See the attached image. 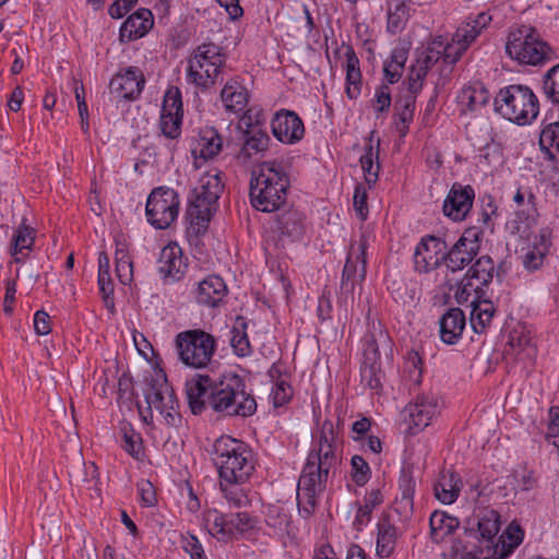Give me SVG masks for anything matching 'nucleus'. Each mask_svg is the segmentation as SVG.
Wrapping results in <instances>:
<instances>
[{"label":"nucleus","instance_id":"17","mask_svg":"<svg viewBox=\"0 0 559 559\" xmlns=\"http://www.w3.org/2000/svg\"><path fill=\"white\" fill-rule=\"evenodd\" d=\"M447 245L435 236H427L416 246L414 252V267L419 273H428L443 262Z\"/></svg>","mask_w":559,"mask_h":559},{"label":"nucleus","instance_id":"48","mask_svg":"<svg viewBox=\"0 0 559 559\" xmlns=\"http://www.w3.org/2000/svg\"><path fill=\"white\" fill-rule=\"evenodd\" d=\"M539 145L547 154L548 159L559 160V121L548 123L543 128Z\"/></svg>","mask_w":559,"mask_h":559},{"label":"nucleus","instance_id":"22","mask_svg":"<svg viewBox=\"0 0 559 559\" xmlns=\"http://www.w3.org/2000/svg\"><path fill=\"white\" fill-rule=\"evenodd\" d=\"M495 262L489 255H483L468 269L462 281V294L468 289L477 292L480 286L488 285L493 277Z\"/></svg>","mask_w":559,"mask_h":559},{"label":"nucleus","instance_id":"39","mask_svg":"<svg viewBox=\"0 0 559 559\" xmlns=\"http://www.w3.org/2000/svg\"><path fill=\"white\" fill-rule=\"evenodd\" d=\"M396 544V528L388 520L382 519L378 523V536L376 551L380 558H389L394 551Z\"/></svg>","mask_w":559,"mask_h":559},{"label":"nucleus","instance_id":"52","mask_svg":"<svg viewBox=\"0 0 559 559\" xmlns=\"http://www.w3.org/2000/svg\"><path fill=\"white\" fill-rule=\"evenodd\" d=\"M537 216V209L535 206V197L530 193L527 202L524 205L523 210H519L515 213V229L520 231L521 229H528L532 225L535 224Z\"/></svg>","mask_w":559,"mask_h":559},{"label":"nucleus","instance_id":"26","mask_svg":"<svg viewBox=\"0 0 559 559\" xmlns=\"http://www.w3.org/2000/svg\"><path fill=\"white\" fill-rule=\"evenodd\" d=\"M154 19L148 9H139L131 14L120 28L121 39L135 40L148 33L153 27Z\"/></svg>","mask_w":559,"mask_h":559},{"label":"nucleus","instance_id":"32","mask_svg":"<svg viewBox=\"0 0 559 559\" xmlns=\"http://www.w3.org/2000/svg\"><path fill=\"white\" fill-rule=\"evenodd\" d=\"M346 58V95L350 99H356L361 93V72L359 68V59L349 45H343Z\"/></svg>","mask_w":559,"mask_h":559},{"label":"nucleus","instance_id":"49","mask_svg":"<svg viewBox=\"0 0 559 559\" xmlns=\"http://www.w3.org/2000/svg\"><path fill=\"white\" fill-rule=\"evenodd\" d=\"M416 99L413 95H405L395 103L399 121L396 129L401 136H405L408 132V126L413 121Z\"/></svg>","mask_w":559,"mask_h":559},{"label":"nucleus","instance_id":"28","mask_svg":"<svg viewBox=\"0 0 559 559\" xmlns=\"http://www.w3.org/2000/svg\"><path fill=\"white\" fill-rule=\"evenodd\" d=\"M490 21L491 16L486 12H481L474 17L468 16L453 34V41L467 49Z\"/></svg>","mask_w":559,"mask_h":559},{"label":"nucleus","instance_id":"10","mask_svg":"<svg viewBox=\"0 0 559 559\" xmlns=\"http://www.w3.org/2000/svg\"><path fill=\"white\" fill-rule=\"evenodd\" d=\"M380 347L391 349L390 337L382 329L364 337V353L360 367L361 382L377 394L382 391V380L384 378L380 361Z\"/></svg>","mask_w":559,"mask_h":559},{"label":"nucleus","instance_id":"54","mask_svg":"<svg viewBox=\"0 0 559 559\" xmlns=\"http://www.w3.org/2000/svg\"><path fill=\"white\" fill-rule=\"evenodd\" d=\"M543 91L551 103L559 104V63L545 73Z\"/></svg>","mask_w":559,"mask_h":559},{"label":"nucleus","instance_id":"30","mask_svg":"<svg viewBox=\"0 0 559 559\" xmlns=\"http://www.w3.org/2000/svg\"><path fill=\"white\" fill-rule=\"evenodd\" d=\"M550 237L551 231L548 228H542L539 230L535 242L523 257V265L526 270L535 271L544 264L551 245Z\"/></svg>","mask_w":559,"mask_h":559},{"label":"nucleus","instance_id":"34","mask_svg":"<svg viewBox=\"0 0 559 559\" xmlns=\"http://www.w3.org/2000/svg\"><path fill=\"white\" fill-rule=\"evenodd\" d=\"M215 205L202 199L192 198L189 201L187 217L195 233L205 231Z\"/></svg>","mask_w":559,"mask_h":559},{"label":"nucleus","instance_id":"14","mask_svg":"<svg viewBox=\"0 0 559 559\" xmlns=\"http://www.w3.org/2000/svg\"><path fill=\"white\" fill-rule=\"evenodd\" d=\"M478 233L466 230L457 241L443 254V262L448 270L456 272L467 266L479 251Z\"/></svg>","mask_w":559,"mask_h":559},{"label":"nucleus","instance_id":"13","mask_svg":"<svg viewBox=\"0 0 559 559\" xmlns=\"http://www.w3.org/2000/svg\"><path fill=\"white\" fill-rule=\"evenodd\" d=\"M369 238L370 235L362 231L359 235L358 240L352 241L349 246L341 282V287L346 293H352L355 284L362 282L366 277V254L369 246Z\"/></svg>","mask_w":559,"mask_h":559},{"label":"nucleus","instance_id":"64","mask_svg":"<svg viewBox=\"0 0 559 559\" xmlns=\"http://www.w3.org/2000/svg\"><path fill=\"white\" fill-rule=\"evenodd\" d=\"M182 548L189 554L190 559H207L202 544L194 535L183 538Z\"/></svg>","mask_w":559,"mask_h":559},{"label":"nucleus","instance_id":"21","mask_svg":"<svg viewBox=\"0 0 559 559\" xmlns=\"http://www.w3.org/2000/svg\"><path fill=\"white\" fill-rule=\"evenodd\" d=\"M228 293L225 281L218 275H209L200 281L194 290L195 301L204 307L216 308Z\"/></svg>","mask_w":559,"mask_h":559},{"label":"nucleus","instance_id":"9","mask_svg":"<svg viewBox=\"0 0 559 559\" xmlns=\"http://www.w3.org/2000/svg\"><path fill=\"white\" fill-rule=\"evenodd\" d=\"M330 471L307 459L297 486L299 514L309 519L317 509L318 498L324 492Z\"/></svg>","mask_w":559,"mask_h":559},{"label":"nucleus","instance_id":"42","mask_svg":"<svg viewBox=\"0 0 559 559\" xmlns=\"http://www.w3.org/2000/svg\"><path fill=\"white\" fill-rule=\"evenodd\" d=\"M392 298L403 306H411L417 298V284L404 277L393 278L388 285Z\"/></svg>","mask_w":559,"mask_h":559},{"label":"nucleus","instance_id":"50","mask_svg":"<svg viewBox=\"0 0 559 559\" xmlns=\"http://www.w3.org/2000/svg\"><path fill=\"white\" fill-rule=\"evenodd\" d=\"M223 185L218 176H206L201 179L199 188L194 189V198L202 199L216 205Z\"/></svg>","mask_w":559,"mask_h":559},{"label":"nucleus","instance_id":"57","mask_svg":"<svg viewBox=\"0 0 559 559\" xmlns=\"http://www.w3.org/2000/svg\"><path fill=\"white\" fill-rule=\"evenodd\" d=\"M265 121L263 110L260 108H249L242 111V115L239 119L238 128L242 132H247L251 129H262V126Z\"/></svg>","mask_w":559,"mask_h":559},{"label":"nucleus","instance_id":"37","mask_svg":"<svg viewBox=\"0 0 559 559\" xmlns=\"http://www.w3.org/2000/svg\"><path fill=\"white\" fill-rule=\"evenodd\" d=\"M412 5L406 0L388 1V31L396 34L404 29L411 17Z\"/></svg>","mask_w":559,"mask_h":559},{"label":"nucleus","instance_id":"58","mask_svg":"<svg viewBox=\"0 0 559 559\" xmlns=\"http://www.w3.org/2000/svg\"><path fill=\"white\" fill-rule=\"evenodd\" d=\"M182 117L173 114H160V130L168 139H177L181 133Z\"/></svg>","mask_w":559,"mask_h":559},{"label":"nucleus","instance_id":"19","mask_svg":"<svg viewBox=\"0 0 559 559\" xmlns=\"http://www.w3.org/2000/svg\"><path fill=\"white\" fill-rule=\"evenodd\" d=\"M144 85L145 78L142 70L138 67H129L111 79L109 90L119 98L134 100L141 95Z\"/></svg>","mask_w":559,"mask_h":559},{"label":"nucleus","instance_id":"23","mask_svg":"<svg viewBox=\"0 0 559 559\" xmlns=\"http://www.w3.org/2000/svg\"><path fill=\"white\" fill-rule=\"evenodd\" d=\"M441 341L454 345L462 337L466 318L460 308H450L439 320Z\"/></svg>","mask_w":559,"mask_h":559},{"label":"nucleus","instance_id":"41","mask_svg":"<svg viewBox=\"0 0 559 559\" xmlns=\"http://www.w3.org/2000/svg\"><path fill=\"white\" fill-rule=\"evenodd\" d=\"M338 450L340 444H313L307 459L331 472L341 463Z\"/></svg>","mask_w":559,"mask_h":559},{"label":"nucleus","instance_id":"6","mask_svg":"<svg viewBox=\"0 0 559 559\" xmlns=\"http://www.w3.org/2000/svg\"><path fill=\"white\" fill-rule=\"evenodd\" d=\"M506 52L511 59L528 66H540L550 60L552 55L549 45L528 25H521L509 32Z\"/></svg>","mask_w":559,"mask_h":559},{"label":"nucleus","instance_id":"45","mask_svg":"<svg viewBox=\"0 0 559 559\" xmlns=\"http://www.w3.org/2000/svg\"><path fill=\"white\" fill-rule=\"evenodd\" d=\"M524 533L519 525L513 523L499 536L498 554L495 559H506L523 540Z\"/></svg>","mask_w":559,"mask_h":559},{"label":"nucleus","instance_id":"20","mask_svg":"<svg viewBox=\"0 0 559 559\" xmlns=\"http://www.w3.org/2000/svg\"><path fill=\"white\" fill-rule=\"evenodd\" d=\"M280 240H299L306 231V215L298 209L290 206L275 216V228Z\"/></svg>","mask_w":559,"mask_h":559},{"label":"nucleus","instance_id":"53","mask_svg":"<svg viewBox=\"0 0 559 559\" xmlns=\"http://www.w3.org/2000/svg\"><path fill=\"white\" fill-rule=\"evenodd\" d=\"M416 481L408 468H402L399 478V488L401 491V502L404 503L405 508L413 507V499L415 493Z\"/></svg>","mask_w":559,"mask_h":559},{"label":"nucleus","instance_id":"2","mask_svg":"<svg viewBox=\"0 0 559 559\" xmlns=\"http://www.w3.org/2000/svg\"><path fill=\"white\" fill-rule=\"evenodd\" d=\"M212 460L218 472L219 489L229 508H247L249 478L254 472L253 454L241 440L221 436L213 444Z\"/></svg>","mask_w":559,"mask_h":559},{"label":"nucleus","instance_id":"47","mask_svg":"<svg viewBox=\"0 0 559 559\" xmlns=\"http://www.w3.org/2000/svg\"><path fill=\"white\" fill-rule=\"evenodd\" d=\"M230 345L238 357H247L252 354V347L247 334V322L242 317H237L231 329Z\"/></svg>","mask_w":559,"mask_h":559},{"label":"nucleus","instance_id":"31","mask_svg":"<svg viewBox=\"0 0 559 559\" xmlns=\"http://www.w3.org/2000/svg\"><path fill=\"white\" fill-rule=\"evenodd\" d=\"M462 480L460 476L453 471H443L435 484L436 498L444 503H453L460 495Z\"/></svg>","mask_w":559,"mask_h":559},{"label":"nucleus","instance_id":"3","mask_svg":"<svg viewBox=\"0 0 559 559\" xmlns=\"http://www.w3.org/2000/svg\"><path fill=\"white\" fill-rule=\"evenodd\" d=\"M290 187L289 176L282 163L266 160L257 165L250 177L249 197L252 206L261 212L281 209Z\"/></svg>","mask_w":559,"mask_h":559},{"label":"nucleus","instance_id":"61","mask_svg":"<svg viewBox=\"0 0 559 559\" xmlns=\"http://www.w3.org/2000/svg\"><path fill=\"white\" fill-rule=\"evenodd\" d=\"M360 164L365 174L366 182L369 185V187H371L378 180V174L380 168L379 163H373V153L371 146L369 147L368 152H366L360 157Z\"/></svg>","mask_w":559,"mask_h":559},{"label":"nucleus","instance_id":"44","mask_svg":"<svg viewBox=\"0 0 559 559\" xmlns=\"http://www.w3.org/2000/svg\"><path fill=\"white\" fill-rule=\"evenodd\" d=\"M382 502L383 497L380 489H371L366 493L364 504L359 506L354 520V526L357 531H361L370 522L373 509Z\"/></svg>","mask_w":559,"mask_h":559},{"label":"nucleus","instance_id":"4","mask_svg":"<svg viewBox=\"0 0 559 559\" xmlns=\"http://www.w3.org/2000/svg\"><path fill=\"white\" fill-rule=\"evenodd\" d=\"M495 110L519 126L530 124L539 114V102L527 85L511 84L499 90L493 99Z\"/></svg>","mask_w":559,"mask_h":559},{"label":"nucleus","instance_id":"43","mask_svg":"<svg viewBox=\"0 0 559 559\" xmlns=\"http://www.w3.org/2000/svg\"><path fill=\"white\" fill-rule=\"evenodd\" d=\"M122 438V449L136 461H143L145 452L141 433L135 431L129 423H122L120 426Z\"/></svg>","mask_w":559,"mask_h":559},{"label":"nucleus","instance_id":"59","mask_svg":"<svg viewBox=\"0 0 559 559\" xmlns=\"http://www.w3.org/2000/svg\"><path fill=\"white\" fill-rule=\"evenodd\" d=\"M115 259L117 276L122 284H127L132 276V261L128 250H116Z\"/></svg>","mask_w":559,"mask_h":559},{"label":"nucleus","instance_id":"55","mask_svg":"<svg viewBox=\"0 0 559 559\" xmlns=\"http://www.w3.org/2000/svg\"><path fill=\"white\" fill-rule=\"evenodd\" d=\"M350 476L353 481L359 486H365L370 477H371V469L367 461L361 455H354L350 459Z\"/></svg>","mask_w":559,"mask_h":559},{"label":"nucleus","instance_id":"1","mask_svg":"<svg viewBox=\"0 0 559 559\" xmlns=\"http://www.w3.org/2000/svg\"><path fill=\"white\" fill-rule=\"evenodd\" d=\"M246 381L235 372L218 378L197 374L186 382V394L191 412L201 414L206 406L224 416L249 417L257 412V402L246 390Z\"/></svg>","mask_w":559,"mask_h":559},{"label":"nucleus","instance_id":"62","mask_svg":"<svg viewBox=\"0 0 559 559\" xmlns=\"http://www.w3.org/2000/svg\"><path fill=\"white\" fill-rule=\"evenodd\" d=\"M427 76V73L424 72V70L419 69L418 67L412 64L409 68V73L404 82V84L407 85L408 95H413L416 97V95L421 91L424 81Z\"/></svg>","mask_w":559,"mask_h":559},{"label":"nucleus","instance_id":"60","mask_svg":"<svg viewBox=\"0 0 559 559\" xmlns=\"http://www.w3.org/2000/svg\"><path fill=\"white\" fill-rule=\"evenodd\" d=\"M294 395L292 385L285 380L276 381L271 392V400L274 407H281L287 404Z\"/></svg>","mask_w":559,"mask_h":559},{"label":"nucleus","instance_id":"40","mask_svg":"<svg viewBox=\"0 0 559 559\" xmlns=\"http://www.w3.org/2000/svg\"><path fill=\"white\" fill-rule=\"evenodd\" d=\"M227 521L228 540L253 531L258 525V519L247 511L229 512Z\"/></svg>","mask_w":559,"mask_h":559},{"label":"nucleus","instance_id":"46","mask_svg":"<svg viewBox=\"0 0 559 559\" xmlns=\"http://www.w3.org/2000/svg\"><path fill=\"white\" fill-rule=\"evenodd\" d=\"M462 104L469 110H477L488 104L490 94L484 84L476 82L473 85L464 87L459 96Z\"/></svg>","mask_w":559,"mask_h":559},{"label":"nucleus","instance_id":"8","mask_svg":"<svg viewBox=\"0 0 559 559\" xmlns=\"http://www.w3.org/2000/svg\"><path fill=\"white\" fill-rule=\"evenodd\" d=\"M179 360L188 367H206L216 352L215 337L201 329L186 330L175 337Z\"/></svg>","mask_w":559,"mask_h":559},{"label":"nucleus","instance_id":"56","mask_svg":"<svg viewBox=\"0 0 559 559\" xmlns=\"http://www.w3.org/2000/svg\"><path fill=\"white\" fill-rule=\"evenodd\" d=\"M162 114H173L175 116L183 117L181 93L178 87L170 86L166 91L162 106Z\"/></svg>","mask_w":559,"mask_h":559},{"label":"nucleus","instance_id":"24","mask_svg":"<svg viewBox=\"0 0 559 559\" xmlns=\"http://www.w3.org/2000/svg\"><path fill=\"white\" fill-rule=\"evenodd\" d=\"M242 145L236 155L239 163H248L252 156L265 152L270 144V136L263 129H251L242 132Z\"/></svg>","mask_w":559,"mask_h":559},{"label":"nucleus","instance_id":"35","mask_svg":"<svg viewBox=\"0 0 559 559\" xmlns=\"http://www.w3.org/2000/svg\"><path fill=\"white\" fill-rule=\"evenodd\" d=\"M227 513H223L216 508L204 510L202 514V523L209 534L219 542H228V523Z\"/></svg>","mask_w":559,"mask_h":559},{"label":"nucleus","instance_id":"18","mask_svg":"<svg viewBox=\"0 0 559 559\" xmlns=\"http://www.w3.org/2000/svg\"><path fill=\"white\" fill-rule=\"evenodd\" d=\"M157 270L165 283H175L185 276L188 262L183 257L182 249L177 243H169L162 249Z\"/></svg>","mask_w":559,"mask_h":559},{"label":"nucleus","instance_id":"7","mask_svg":"<svg viewBox=\"0 0 559 559\" xmlns=\"http://www.w3.org/2000/svg\"><path fill=\"white\" fill-rule=\"evenodd\" d=\"M501 526V516L493 509H485L480 512L477 520V530L465 527L464 534L467 538L477 542L471 549L463 546L461 559H495L498 554L499 531Z\"/></svg>","mask_w":559,"mask_h":559},{"label":"nucleus","instance_id":"63","mask_svg":"<svg viewBox=\"0 0 559 559\" xmlns=\"http://www.w3.org/2000/svg\"><path fill=\"white\" fill-rule=\"evenodd\" d=\"M545 438L548 443L559 450V408L557 407L549 409V424Z\"/></svg>","mask_w":559,"mask_h":559},{"label":"nucleus","instance_id":"36","mask_svg":"<svg viewBox=\"0 0 559 559\" xmlns=\"http://www.w3.org/2000/svg\"><path fill=\"white\" fill-rule=\"evenodd\" d=\"M496 307L490 300L472 301L469 322L474 332L480 334L490 325Z\"/></svg>","mask_w":559,"mask_h":559},{"label":"nucleus","instance_id":"27","mask_svg":"<svg viewBox=\"0 0 559 559\" xmlns=\"http://www.w3.org/2000/svg\"><path fill=\"white\" fill-rule=\"evenodd\" d=\"M223 147V140L214 128H204L192 140L191 152L195 157L211 159Z\"/></svg>","mask_w":559,"mask_h":559},{"label":"nucleus","instance_id":"38","mask_svg":"<svg viewBox=\"0 0 559 559\" xmlns=\"http://www.w3.org/2000/svg\"><path fill=\"white\" fill-rule=\"evenodd\" d=\"M407 59V47L396 46L392 50L390 59L384 62L383 67L384 79L389 84H394L401 80Z\"/></svg>","mask_w":559,"mask_h":559},{"label":"nucleus","instance_id":"25","mask_svg":"<svg viewBox=\"0 0 559 559\" xmlns=\"http://www.w3.org/2000/svg\"><path fill=\"white\" fill-rule=\"evenodd\" d=\"M437 400L433 396L421 395L418 396L414 404L408 407V415L411 418V429H416L415 432L426 428L431 419L437 414Z\"/></svg>","mask_w":559,"mask_h":559},{"label":"nucleus","instance_id":"11","mask_svg":"<svg viewBox=\"0 0 559 559\" xmlns=\"http://www.w3.org/2000/svg\"><path fill=\"white\" fill-rule=\"evenodd\" d=\"M146 381L144 396L148 409L154 407L164 417L168 426H178L181 421L179 402L174 389L167 381L166 374L159 371Z\"/></svg>","mask_w":559,"mask_h":559},{"label":"nucleus","instance_id":"12","mask_svg":"<svg viewBox=\"0 0 559 559\" xmlns=\"http://www.w3.org/2000/svg\"><path fill=\"white\" fill-rule=\"evenodd\" d=\"M178 193L168 187H157L150 193L145 214L147 222L156 229H166L178 217Z\"/></svg>","mask_w":559,"mask_h":559},{"label":"nucleus","instance_id":"51","mask_svg":"<svg viewBox=\"0 0 559 559\" xmlns=\"http://www.w3.org/2000/svg\"><path fill=\"white\" fill-rule=\"evenodd\" d=\"M35 239V229L22 224L13 234L12 237V255L15 261H21L17 254H23V250H31Z\"/></svg>","mask_w":559,"mask_h":559},{"label":"nucleus","instance_id":"16","mask_svg":"<svg viewBox=\"0 0 559 559\" xmlns=\"http://www.w3.org/2000/svg\"><path fill=\"white\" fill-rule=\"evenodd\" d=\"M272 133L284 144H295L305 135V126L300 117L293 110H278L271 121Z\"/></svg>","mask_w":559,"mask_h":559},{"label":"nucleus","instance_id":"33","mask_svg":"<svg viewBox=\"0 0 559 559\" xmlns=\"http://www.w3.org/2000/svg\"><path fill=\"white\" fill-rule=\"evenodd\" d=\"M430 537L435 543H441L444 538L460 526L457 518L448 514L444 511H435L429 519Z\"/></svg>","mask_w":559,"mask_h":559},{"label":"nucleus","instance_id":"29","mask_svg":"<svg viewBox=\"0 0 559 559\" xmlns=\"http://www.w3.org/2000/svg\"><path fill=\"white\" fill-rule=\"evenodd\" d=\"M221 99L226 111L239 115L248 105L249 92L241 83L231 80L224 85Z\"/></svg>","mask_w":559,"mask_h":559},{"label":"nucleus","instance_id":"15","mask_svg":"<svg viewBox=\"0 0 559 559\" xmlns=\"http://www.w3.org/2000/svg\"><path fill=\"white\" fill-rule=\"evenodd\" d=\"M474 199L475 191L472 186L454 182L443 201V214L454 222H461L472 210Z\"/></svg>","mask_w":559,"mask_h":559},{"label":"nucleus","instance_id":"5","mask_svg":"<svg viewBox=\"0 0 559 559\" xmlns=\"http://www.w3.org/2000/svg\"><path fill=\"white\" fill-rule=\"evenodd\" d=\"M226 63L223 48L214 43L195 47L188 58L187 81L201 90L211 88Z\"/></svg>","mask_w":559,"mask_h":559}]
</instances>
